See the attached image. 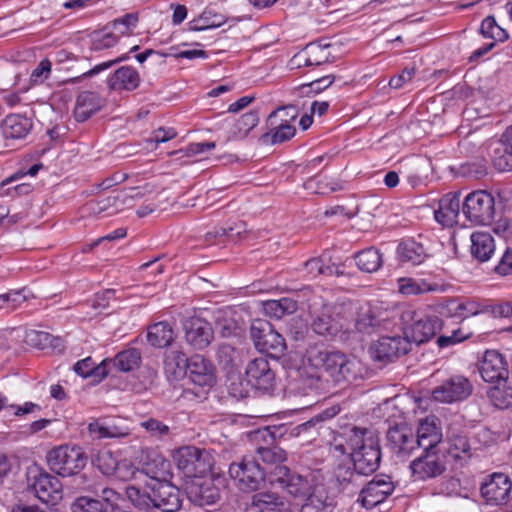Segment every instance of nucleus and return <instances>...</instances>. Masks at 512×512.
<instances>
[{
	"instance_id": "f257e3e1",
	"label": "nucleus",
	"mask_w": 512,
	"mask_h": 512,
	"mask_svg": "<svg viewBox=\"0 0 512 512\" xmlns=\"http://www.w3.org/2000/svg\"><path fill=\"white\" fill-rule=\"evenodd\" d=\"M331 449L350 456L354 470L360 475L373 474L380 465L381 448L377 434L366 428L351 427L333 438Z\"/></svg>"
},
{
	"instance_id": "f03ea898",
	"label": "nucleus",
	"mask_w": 512,
	"mask_h": 512,
	"mask_svg": "<svg viewBox=\"0 0 512 512\" xmlns=\"http://www.w3.org/2000/svg\"><path fill=\"white\" fill-rule=\"evenodd\" d=\"M319 358L324 371L335 383L352 382L363 375L361 361L339 351L321 352Z\"/></svg>"
},
{
	"instance_id": "7ed1b4c3",
	"label": "nucleus",
	"mask_w": 512,
	"mask_h": 512,
	"mask_svg": "<svg viewBox=\"0 0 512 512\" xmlns=\"http://www.w3.org/2000/svg\"><path fill=\"white\" fill-rule=\"evenodd\" d=\"M270 483L279 484L285 489L290 495L295 498H306L315 490L321 486L316 479V476L312 472H308L304 475L292 472L287 466L279 465L273 468L269 473Z\"/></svg>"
},
{
	"instance_id": "20e7f679",
	"label": "nucleus",
	"mask_w": 512,
	"mask_h": 512,
	"mask_svg": "<svg viewBox=\"0 0 512 512\" xmlns=\"http://www.w3.org/2000/svg\"><path fill=\"white\" fill-rule=\"evenodd\" d=\"M49 468L62 477L78 474L87 464L88 457L78 446L61 445L46 456Z\"/></svg>"
},
{
	"instance_id": "39448f33",
	"label": "nucleus",
	"mask_w": 512,
	"mask_h": 512,
	"mask_svg": "<svg viewBox=\"0 0 512 512\" xmlns=\"http://www.w3.org/2000/svg\"><path fill=\"white\" fill-rule=\"evenodd\" d=\"M495 212V198L486 190L472 191L462 201V213L473 225H489Z\"/></svg>"
},
{
	"instance_id": "423d86ee",
	"label": "nucleus",
	"mask_w": 512,
	"mask_h": 512,
	"mask_svg": "<svg viewBox=\"0 0 512 512\" xmlns=\"http://www.w3.org/2000/svg\"><path fill=\"white\" fill-rule=\"evenodd\" d=\"M406 323L403 334L409 340V344H422L430 340L441 327V321L437 316L428 315L421 311H405L402 315Z\"/></svg>"
},
{
	"instance_id": "0eeeda50",
	"label": "nucleus",
	"mask_w": 512,
	"mask_h": 512,
	"mask_svg": "<svg viewBox=\"0 0 512 512\" xmlns=\"http://www.w3.org/2000/svg\"><path fill=\"white\" fill-rule=\"evenodd\" d=\"M229 475L235 485L244 492H253L261 488L266 473L252 457L245 456L240 462L231 463Z\"/></svg>"
},
{
	"instance_id": "6e6552de",
	"label": "nucleus",
	"mask_w": 512,
	"mask_h": 512,
	"mask_svg": "<svg viewBox=\"0 0 512 512\" xmlns=\"http://www.w3.org/2000/svg\"><path fill=\"white\" fill-rule=\"evenodd\" d=\"M281 426H267L250 433L251 441L256 444L263 442L265 445H258L256 453L265 464L279 466L285 460V451L274 445L276 439L282 435Z\"/></svg>"
},
{
	"instance_id": "1a4fd4ad",
	"label": "nucleus",
	"mask_w": 512,
	"mask_h": 512,
	"mask_svg": "<svg viewBox=\"0 0 512 512\" xmlns=\"http://www.w3.org/2000/svg\"><path fill=\"white\" fill-rule=\"evenodd\" d=\"M297 117L298 109L294 105H287L274 110L268 117L271 126L270 131L264 137L269 138L272 144L290 140L296 133V128L292 123Z\"/></svg>"
},
{
	"instance_id": "9d476101",
	"label": "nucleus",
	"mask_w": 512,
	"mask_h": 512,
	"mask_svg": "<svg viewBox=\"0 0 512 512\" xmlns=\"http://www.w3.org/2000/svg\"><path fill=\"white\" fill-rule=\"evenodd\" d=\"M28 487L43 503L54 505L62 498L59 479L40 469L28 473Z\"/></svg>"
},
{
	"instance_id": "9b49d317",
	"label": "nucleus",
	"mask_w": 512,
	"mask_h": 512,
	"mask_svg": "<svg viewBox=\"0 0 512 512\" xmlns=\"http://www.w3.org/2000/svg\"><path fill=\"white\" fill-rule=\"evenodd\" d=\"M472 390L473 387L468 378L454 375L435 387L431 392V398L436 402L452 404L468 398Z\"/></svg>"
},
{
	"instance_id": "f8f14e48",
	"label": "nucleus",
	"mask_w": 512,
	"mask_h": 512,
	"mask_svg": "<svg viewBox=\"0 0 512 512\" xmlns=\"http://www.w3.org/2000/svg\"><path fill=\"white\" fill-rule=\"evenodd\" d=\"M415 481H426L440 476L445 471V463L435 449H423L422 453L409 464Z\"/></svg>"
},
{
	"instance_id": "ddd939ff",
	"label": "nucleus",
	"mask_w": 512,
	"mask_h": 512,
	"mask_svg": "<svg viewBox=\"0 0 512 512\" xmlns=\"http://www.w3.org/2000/svg\"><path fill=\"white\" fill-rule=\"evenodd\" d=\"M491 306L477 299L453 298L447 300L440 308L442 316L463 321L469 317L491 312Z\"/></svg>"
},
{
	"instance_id": "4468645a",
	"label": "nucleus",
	"mask_w": 512,
	"mask_h": 512,
	"mask_svg": "<svg viewBox=\"0 0 512 512\" xmlns=\"http://www.w3.org/2000/svg\"><path fill=\"white\" fill-rule=\"evenodd\" d=\"M394 489V484L389 476H376L361 490L358 501L366 509H372L384 502Z\"/></svg>"
},
{
	"instance_id": "2eb2a0df",
	"label": "nucleus",
	"mask_w": 512,
	"mask_h": 512,
	"mask_svg": "<svg viewBox=\"0 0 512 512\" xmlns=\"http://www.w3.org/2000/svg\"><path fill=\"white\" fill-rule=\"evenodd\" d=\"M512 482L508 475L493 473L482 483L481 495L489 505L506 504L510 498Z\"/></svg>"
},
{
	"instance_id": "dca6fc26",
	"label": "nucleus",
	"mask_w": 512,
	"mask_h": 512,
	"mask_svg": "<svg viewBox=\"0 0 512 512\" xmlns=\"http://www.w3.org/2000/svg\"><path fill=\"white\" fill-rule=\"evenodd\" d=\"M487 152L497 170L512 171V125L499 139H491L488 142Z\"/></svg>"
},
{
	"instance_id": "f3484780",
	"label": "nucleus",
	"mask_w": 512,
	"mask_h": 512,
	"mask_svg": "<svg viewBox=\"0 0 512 512\" xmlns=\"http://www.w3.org/2000/svg\"><path fill=\"white\" fill-rule=\"evenodd\" d=\"M126 203L127 197L116 193L88 201L81 207L80 212L82 217H108L123 210Z\"/></svg>"
},
{
	"instance_id": "a211bd4d",
	"label": "nucleus",
	"mask_w": 512,
	"mask_h": 512,
	"mask_svg": "<svg viewBox=\"0 0 512 512\" xmlns=\"http://www.w3.org/2000/svg\"><path fill=\"white\" fill-rule=\"evenodd\" d=\"M247 383L254 389L269 391L274 386L275 374L264 357L250 361L245 371Z\"/></svg>"
},
{
	"instance_id": "6ab92c4d",
	"label": "nucleus",
	"mask_w": 512,
	"mask_h": 512,
	"mask_svg": "<svg viewBox=\"0 0 512 512\" xmlns=\"http://www.w3.org/2000/svg\"><path fill=\"white\" fill-rule=\"evenodd\" d=\"M387 446L399 458L409 457L417 447L412 430L405 425L390 427L387 432Z\"/></svg>"
},
{
	"instance_id": "aec40b11",
	"label": "nucleus",
	"mask_w": 512,
	"mask_h": 512,
	"mask_svg": "<svg viewBox=\"0 0 512 512\" xmlns=\"http://www.w3.org/2000/svg\"><path fill=\"white\" fill-rule=\"evenodd\" d=\"M215 382L213 364L202 355L194 354V398L204 399Z\"/></svg>"
},
{
	"instance_id": "412c9836",
	"label": "nucleus",
	"mask_w": 512,
	"mask_h": 512,
	"mask_svg": "<svg viewBox=\"0 0 512 512\" xmlns=\"http://www.w3.org/2000/svg\"><path fill=\"white\" fill-rule=\"evenodd\" d=\"M481 377L486 382H506L508 364L504 356L496 350H486L479 368Z\"/></svg>"
},
{
	"instance_id": "4be33fe9",
	"label": "nucleus",
	"mask_w": 512,
	"mask_h": 512,
	"mask_svg": "<svg viewBox=\"0 0 512 512\" xmlns=\"http://www.w3.org/2000/svg\"><path fill=\"white\" fill-rule=\"evenodd\" d=\"M152 508L176 512L181 507L180 491L169 482H159L152 489Z\"/></svg>"
},
{
	"instance_id": "5701e85b",
	"label": "nucleus",
	"mask_w": 512,
	"mask_h": 512,
	"mask_svg": "<svg viewBox=\"0 0 512 512\" xmlns=\"http://www.w3.org/2000/svg\"><path fill=\"white\" fill-rule=\"evenodd\" d=\"M224 485L221 477L194 479V505L211 506L220 499V487Z\"/></svg>"
},
{
	"instance_id": "b1692460",
	"label": "nucleus",
	"mask_w": 512,
	"mask_h": 512,
	"mask_svg": "<svg viewBox=\"0 0 512 512\" xmlns=\"http://www.w3.org/2000/svg\"><path fill=\"white\" fill-rule=\"evenodd\" d=\"M461 204V192H449L441 197L438 208L434 210V219L443 227H453L458 220Z\"/></svg>"
},
{
	"instance_id": "393cba45",
	"label": "nucleus",
	"mask_w": 512,
	"mask_h": 512,
	"mask_svg": "<svg viewBox=\"0 0 512 512\" xmlns=\"http://www.w3.org/2000/svg\"><path fill=\"white\" fill-rule=\"evenodd\" d=\"M442 437L441 421L436 416H428L419 422L415 436L418 448L435 449Z\"/></svg>"
},
{
	"instance_id": "a878e982",
	"label": "nucleus",
	"mask_w": 512,
	"mask_h": 512,
	"mask_svg": "<svg viewBox=\"0 0 512 512\" xmlns=\"http://www.w3.org/2000/svg\"><path fill=\"white\" fill-rule=\"evenodd\" d=\"M411 349L406 336H384L375 345V358L390 360L394 357L407 354Z\"/></svg>"
},
{
	"instance_id": "bb28decb",
	"label": "nucleus",
	"mask_w": 512,
	"mask_h": 512,
	"mask_svg": "<svg viewBox=\"0 0 512 512\" xmlns=\"http://www.w3.org/2000/svg\"><path fill=\"white\" fill-rule=\"evenodd\" d=\"M33 123L30 118L11 114L0 123V129L5 141L20 140L25 138L31 131Z\"/></svg>"
},
{
	"instance_id": "cd10ccee",
	"label": "nucleus",
	"mask_w": 512,
	"mask_h": 512,
	"mask_svg": "<svg viewBox=\"0 0 512 512\" xmlns=\"http://www.w3.org/2000/svg\"><path fill=\"white\" fill-rule=\"evenodd\" d=\"M287 501L277 493L262 492L253 496L245 512H286Z\"/></svg>"
},
{
	"instance_id": "c85d7f7f",
	"label": "nucleus",
	"mask_w": 512,
	"mask_h": 512,
	"mask_svg": "<svg viewBox=\"0 0 512 512\" xmlns=\"http://www.w3.org/2000/svg\"><path fill=\"white\" fill-rule=\"evenodd\" d=\"M105 105V100L96 92H81L76 100L74 117L78 122L88 120Z\"/></svg>"
},
{
	"instance_id": "c756f323",
	"label": "nucleus",
	"mask_w": 512,
	"mask_h": 512,
	"mask_svg": "<svg viewBox=\"0 0 512 512\" xmlns=\"http://www.w3.org/2000/svg\"><path fill=\"white\" fill-rule=\"evenodd\" d=\"M398 292L404 296H416L441 291V285L424 278L402 277L397 280Z\"/></svg>"
},
{
	"instance_id": "7c9ffc66",
	"label": "nucleus",
	"mask_w": 512,
	"mask_h": 512,
	"mask_svg": "<svg viewBox=\"0 0 512 512\" xmlns=\"http://www.w3.org/2000/svg\"><path fill=\"white\" fill-rule=\"evenodd\" d=\"M139 83V73L131 66L120 67L108 79L109 88L115 91H133L139 86Z\"/></svg>"
},
{
	"instance_id": "2f4dec72",
	"label": "nucleus",
	"mask_w": 512,
	"mask_h": 512,
	"mask_svg": "<svg viewBox=\"0 0 512 512\" xmlns=\"http://www.w3.org/2000/svg\"><path fill=\"white\" fill-rule=\"evenodd\" d=\"M397 255L401 262L420 265L429 257L424 246L414 239H405L397 247Z\"/></svg>"
},
{
	"instance_id": "473e14b6",
	"label": "nucleus",
	"mask_w": 512,
	"mask_h": 512,
	"mask_svg": "<svg viewBox=\"0 0 512 512\" xmlns=\"http://www.w3.org/2000/svg\"><path fill=\"white\" fill-rule=\"evenodd\" d=\"M335 502L321 485L305 498L300 512H333Z\"/></svg>"
},
{
	"instance_id": "72a5a7b5",
	"label": "nucleus",
	"mask_w": 512,
	"mask_h": 512,
	"mask_svg": "<svg viewBox=\"0 0 512 512\" xmlns=\"http://www.w3.org/2000/svg\"><path fill=\"white\" fill-rule=\"evenodd\" d=\"M471 254L481 262L491 258L495 251V243L489 232L476 231L471 234Z\"/></svg>"
},
{
	"instance_id": "f704fd0d",
	"label": "nucleus",
	"mask_w": 512,
	"mask_h": 512,
	"mask_svg": "<svg viewBox=\"0 0 512 512\" xmlns=\"http://www.w3.org/2000/svg\"><path fill=\"white\" fill-rule=\"evenodd\" d=\"M108 369L115 368L121 372H130L141 364V353L136 348H128L119 352L114 359H106Z\"/></svg>"
},
{
	"instance_id": "c9c22d12",
	"label": "nucleus",
	"mask_w": 512,
	"mask_h": 512,
	"mask_svg": "<svg viewBox=\"0 0 512 512\" xmlns=\"http://www.w3.org/2000/svg\"><path fill=\"white\" fill-rule=\"evenodd\" d=\"M355 262L362 272L373 273L381 268L383 256L377 248L369 247L355 255Z\"/></svg>"
},
{
	"instance_id": "e433bc0d",
	"label": "nucleus",
	"mask_w": 512,
	"mask_h": 512,
	"mask_svg": "<svg viewBox=\"0 0 512 512\" xmlns=\"http://www.w3.org/2000/svg\"><path fill=\"white\" fill-rule=\"evenodd\" d=\"M174 339V332L167 322H158L148 328L147 341L157 348L167 347Z\"/></svg>"
},
{
	"instance_id": "4c0bfd02",
	"label": "nucleus",
	"mask_w": 512,
	"mask_h": 512,
	"mask_svg": "<svg viewBox=\"0 0 512 512\" xmlns=\"http://www.w3.org/2000/svg\"><path fill=\"white\" fill-rule=\"evenodd\" d=\"M259 114L257 111H250L239 117L233 124L229 139L244 140L249 133L258 125Z\"/></svg>"
},
{
	"instance_id": "58836bf2",
	"label": "nucleus",
	"mask_w": 512,
	"mask_h": 512,
	"mask_svg": "<svg viewBox=\"0 0 512 512\" xmlns=\"http://www.w3.org/2000/svg\"><path fill=\"white\" fill-rule=\"evenodd\" d=\"M297 307V301L289 297L263 302L264 313L276 319H281L285 315L293 314L297 310Z\"/></svg>"
},
{
	"instance_id": "ea45409f",
	"label": "nucleus",
	"mask_w": 512,
	"mask_h": 512,
	"mask_svg": "<svg viewBox=\"0 0 512 512\" xmlns=\"http://www.w3.org/2000/svg\"><path fill=\"white\" fill-rule=\"evenodd\" d=\"M108 365L109 362H106V359L100 364H96L91 357H87L76 362L73 366V370L83 378L94 376L102 379L110 373Z\"/></svg>"
},
{
	"instance_id": "a19ab883",
	"label": "nucleus",
	"mask_w": 512,
	"mask_h": 512,
	"mask_svg": "<svg viewBox=\"0 0 512 512\" xmlns=\"http://www.w3.org/2000/svg\"><path fill=\"white\" fill-rule=\"evenodd\" d=\"M258 350L268 353L273 357L281 356L286 350V343L281 334L271 327L264 336V340L258 342Z\"/></svg>"
},
{
	"instance_id": "79ce46f5",
	"label": "nucleus",
	"mask_w": 512,
	"mask_h": 512,
	"mask_svg": "<svg viewBox=\"0 0 512 512\" xmlns=\"http://www.w3.org/2000/svg\"><path fill=\"white\" fill-rule=\"evenodd\" d=\"M214 332L211 324L194 315V349H204L213 340Z\"/></svg>"
},
{
	"instance_id": "37998d69",
	"label": "nucleus",
	"mask_w": 512,
	"mask_h": 512,
	"mask_svg": "<svg viewBox=\"0 0 512 512\" xmlns=\"http://www.w3.org/2000/svg\"><path fill=\"white\" fill-rule=\"evenodd\" d=\"M25 342L38 349L62 348L61 340L43 331L30 330L25 334Z\"/></svg>"
},
{
	"instance_id": "c03bdc74",
	"label": "nucleus",
	"mask_w": 512,
	"mask_h": 512,
	"mask_svg": "<svg viewBox=\"0 0 512 512\" xmlns=\"http://www.w3.org/2000/svg\"><path fill=\"white\" fill-rule=\"evenodd\" d=\"M214 465V457L206 449L194 448V479L207 478Z\"/></svg>"
},
{
	"instance_id": "a18cd8bd",
	"label": "nucleus",
	"mask_w": 512,
	"mask_h": 512,
	"mask_svg": "<svg viewBox=\"0 0 512 512\" xmlns=\"http://www.w3.org/2000/svg\"><path fill=\"white\" fill-rule=\"evenodd\" d=\"M167 366L172 370L176 379L188 374L189 358L183 351L175 350L167 357Z\"/></svg>"
},
{
	"instance_id": "49530a36",
	"label": "nucleus",
	"mask_w": 512,
	"mask_h": 512,
	"mask_svg": "<svg viewBox=\"0 0 512 512\" xmlns=\"http://www.w3.org/2000/svg\"><path fill=\"white\" fill-rule=\"evenodd\" d=\"M224 23L223 15L214 12L212 9H207L198 18H194V31L217 28Z\"/></svg>"
},
{
	"instance_id": "de8ad7c7",
	"label": "nucleus",
	"mask_w": 512,
	"mask_h": 512,
	"mask_svg": "<svg viewBox=\"0 0 512 512\" xmlns=\"http://www.w3.org/2000/svg\"><path fill=\"white\" fill-rule=\"evenodd\" d=\"M480 32L483 37L492 39L494 43L503 42L508 38L506 30L499 26L492 16H488L482 21Z\"/></svg>"
},
{
	"instance_id": "09e8293b",
	"label": "nucleus",
	"mask_w": 512,
	"mask_h": 512,
	"mask_svg": "<svg viewBox=\"0 0 512 512\" xmlns=\"http://www.w3.org/2000/svg\"><path fill=\"white\" fill-rule=\"evenodd\" d=\"M92 463L104 475H114L120 462L114 457L112 452L104 450L97 453Z\"/></svg>"
},
{
	"instance_id": "8fccbe9b",
	"label": "nucleus",
	"mask_w": 512,
	"mask_h": 512,
	"mask_svg": "<svg viewBox=\"0 0 512 512\" xmlns=\"http://www.w3.org/2000/svg\"><path fill=\"white\" fill-rule=\"evenodd\" d=\"M312 328L319 335L333 336L341 329V325L331 316L322 314L313 320Z\"/></svg>"
},
{
	"instance_id": "3c124183",
	"label": "nucleus",
	"mask_w": 512,
	"mask_h": 512,
	"mask_svg": "<svg viewBox=\"0 0 512 512\" xmlns=\"http://www.w3.org/2000/svg\"><path fill=\"white\" fill-rule=\"evenodd\" d=\"M488 397L492 404L499 409H506L512 406V389L499 385L489 389Z\"/></svg>"
},
{
	"instance_id": "603ef678",
	"label": "nucleus",
	"mask_w": 512,
	"mask_h": 512,
	"mask_svg": "<svg viewBox=\"0 0 512 512\" xmlns=\"http://www.w3.org/2000/svg\"><path fill=\"white\" fill-rule=\"evenodd\" d=\"M173 460L178 470L181 471L185 477H192V449L190 446H183L175 450Z\"/></svg>"
},
{
	"instance_id": "864d4df0",
	"label": "nucleus",
	"mask_w": 512,
	"mask_h": 512,
	"mask_svg": "<svg viewBox=\"0 0 512 512\" xmlns=\"http://www.w3.org/2000/svg\"><path fill=\"white\" fill-rule=\"evenodd\" d=\"M378 325L379 320L373 315L370 307H362L355 320V328L361 333H370Z\"/></svg>"
},
{
	"instance_id": "5fc2aeb1",
	"label": "nucleus",
	"mask_w": 512,
	"mask_h": 512,
	"mask_svg": "<svg viewBox=\"0 0 512 512\" xmlns=\"http://www.w3.org/2000/svg\"><path fill=\"white\" fill-rule=\"evenodd\" d=\"M328 46H322L318 43L306 45L305 52L309 58L310 66H319L326 63L329 59Z\"/></svg>"
},
{
	"instance_id": "6e6d98bb",
	"label": "nucleus",
	"mask_w": 512,
	"mask_h": 512,
	"mask_svg": "<svg viewBox=\"0 0 512 512\" xmlns=\"http://www.w3.org/2000/svg\"><path fill=\"white\" fill-rule=\"evenodd\" d=\"M71 508L73 512H108L101 504L100 499L89 496L78 497Z\"/></svg>"
},
{
	"instance_id": "4d7b16f0",
	"label": "nucleus",
	"mask_w": 512,
	"mask_h": 512,
	"mask_svg": "<svg viewBox=\"0 0 512 512\" xmlns=\"http://www.w3.org/2000/svg\"><path fill=\"white\" fill-rule=\"evenodd\" d=\"M97 496L101 498V504L108 512H114L118 509L120 502L123 500L121 494L111 488L103 487L102 483Z\"/></svg>"
},
{
	"instance_id": "13d9d810",
	"label": "nucleus",
	"mask_w": 512,
	"mask_h": 512,
	"mask_svg": "<svg viewBox=\"0 0 512 512\" xmlns=\"http://www.w3.org/2000/svg\"><path fill=\"white\" fill-rule=\"evenodd\" d=\"M304 268L311 278L318 275H332L336 271L333 265H325L322 257L309 259L305 262Z\"/></svg>"
},
{
	"instance_id": "bf43d9fd",
	"label": "nucleus",
	"mask_w": 512,
	"mask_h": 512,
	"mask_svg": "<svg viewBox=\"0 0 512 512\" xmlns=\"http://www.w3.org/2000/svg\"><path fill=\"white\" fill-rule=\"evenodd\" d=\"M126 495L135 507L145 510L152 508L151 495L141 491L139 488L128 486L126 488Z\"/></svg>"
},
{
	"instance_id": "052dcab7",
	"label": "nucleus",
	"mask_w": 512,
	"mask_h": 512,
	"mask_svg": "<svg viewBox=\"0 0 512 512\" xmlns=\"http://www.w3.org/2000/svg\"><path fill=\"white\" fill-rule=\"evenodd\" d=\"M449 453L454 458L460 459L461 454L470 455V444L465 435L457 434L449 436Z\"/></svg>"
},
{
	"instance_id": "680f3d73",
	"label": "nucleus",
	"mask_w": 512,
	"mask_h": 512,
	"mask_svg": "<svg viewBox=\"0 0 512 512\" xmlns=\"http://www.w3.org/2000/svg\"><path fill=\"white\" fill-rule=\"evenodd\" d=\"M74 482L81 490L92 493L94 495H98L102 483L99 477L86 473L77 476L74 479Z\"/></svg>"
},
{
	"instance_id": "e2e57ef3",
	"label": "nucleus",
	"mask_w": 512,
	"mask_h": 512,
	"mask_svg": "<svg viewBox=\"0 0 512 512\" xmlns=\"http://www.w3.org/2000/svg\"><path fill=\"white\" fill-rule=\"evenodd\" d=\"M118 42V36L112 32L101 34L95 32L91 40V50L101 51L113 47Z\"/></svg>"
},
{
	"instance_id": "0e129e2a",
	"label": "nucleus",
	"mask_w": 512,
	"mask_h": 512,
	"mask_svg": "<svg viewBox=\"0 0 512 512\" xmlns=\"http://www.w3.org/2000/svg\"><path fill=\"white\" fill-rule=\"evenodd\" d=\"M140 426L144 428L151 436L163 437L169 433V427L163 422L149 418L140 423Z\"/></svg>"
},
{
	"instance_id": "69168bd1",
	"label": "nucleus",
	"mask_w": 512,
	"mask_h": 512,
	"mask_svg": "<svg viewBox=\"0 0 512 512\" xmlns=\"http://www.w3.org/2000/svg\"><path fill=\"white\" fill-rule=\"evenodd\" d=\"M415 74H416L415 67H406L401 71L400 74L393 76L389 80V86L393 89H399L405 83L411 81Z\"/></svg>"
},
{
	"instance_id": "338daca9",
	"label": "nucleus",
	"mask_w": 512,
	"mask_h": 512,
	"mask_svg": "<svg viewBox=\"0 0 512 512\" xmlns=\"http://www.w3.org/2000/svg\"><path fill=\"white\" fill-rule=\"evenodd\" d=\"M334 76L333 75H326L324 77H321L319 79H316L312 82H310L307 85H304L303 88L307 89L306 93H312V94H318L328 88L332 85L334 82Z\"/></svg>"
},
{
	"instance_id": "774afa93",
	"label": "nucleus",
	"mask_w": 512,
	"mask_h": 512,
	"mask_svg": "<svg viewBox=\"0 0 512 512\" xmlns=\"http://www.w3.org/2000/svg\"><path fill=\"white\" fill-rule=\"evenodd\" d=\"M495 272L500 276L512 275V250L507 249L495 267Z\"/></svg>"
}]
</instances>
